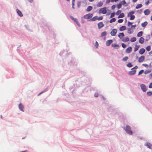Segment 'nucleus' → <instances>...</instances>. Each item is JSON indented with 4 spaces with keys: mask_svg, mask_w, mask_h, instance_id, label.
Masks as SVG:
<instances>
[{
    "mask_svg": "<svg viewBox=\"0 0 152 152\" xmlns=\"http://www.w3.org/2000/svg\"><path fill=\"white\" fill-rule=\"evenodd\" d=\"M135 13V12L134 11H132L130 12L127 15L128 17H130V20H134L135 18V16L134 15H133Z\"/></svg>",
    "mask_w": 152,
    "mask_h": 152,
    "instance_id": "obj_1",
    "label": "nucleus"
},
{
    "mask_svg": "<svg viewBox=\"0 0 152 152\" xmlns=\"http://www.w3.org/2000/svg\"><path fill=\"white\" fill-rule=\"evenodd\" d=\"M103 19V17L102 16H101L100 17H99L98 16H96L94 17L91 19L90 20V21H95L96 20H101Z\"/></svg>",
    "mask_w": 152,
    "mask_h": 152,
    "instance_id": "obj_2",
    "label": "nucleus"
},
{
    "mask_svg": "<svg viewBox=\"0 0 152 152\" xmlns=\"http://www.w3.org/2000/svg\"><path fill=\"white\" fill-rule=\"evenodd\" d=\"M125 131L128 134L132 135V132L131 130V128L129 126L127 125L126 126Z\"/></svg>",
    "mask_w": 152,
    "mask_h": 152,
    "instance_id": "obj_3",
    "label": "nucleus"
},
{
    "mask_svg": "<svg viewBox=\"0 0 152 152\" xmlns=\"http://www.w3.org/2000/svg\"><path fill=\"white\" fill-rule=\"evenodd\" d=\"M107 12V8L104 7L101 8L99 9V13H102L103 14H105Z\"/></svg>",
    "mask_w": 152,
    "mask_h": 152,
    "instance_id": "obj_4",
    "label": "nucleus"
},
{
    "mask_svg": "<svg viewBox=\"0 0 152 152\" xmlns=\"http://www.w3.org/2000/svg\"><path fill=\"white\" fill-rule=\"evenodd\" d=\"M93 15L92 14L89 13L84 16L83 18L85 19H90L92 18Z\"/></svg>",
    "mask_w": 152,
    "mask_h": 152,
    "instance_id": "obj_5",
    "label": "nucleus"
},
{
    "mask_svg": "<svg viewBox=\"0 0 152 152\" xmlns=\"http://www.w3.org/2000/svg\"><path fill=\"white\" fill-rule=\"evenodd\" d=\"M117 32V30L116 29H113L111 31L110 34L113 36H115Z\"/></svg>",
    "mask_w": 152,
    "mask_h": 152,
    "instance_id": "obj_6",
    "label": "nucleus"
},
{
    "mask_svg": "<svg viewBox=\"0 0 152 152\" xmlns=\"http://www.w3.org/2000/svg\"><path fill=\"white\" fill-rule=\"evenodd\" d=\"M70 18L75 22L78 26H80V23L77 18H74L72 16H71Z\"/></svg>",
    "mask_w": 152,
    "mask_h": 152,
    "instance_id": "obj_7",
    "label": "nucleus"
},
{
    "mask_svg": "<svg viewBox=\"0 0 152 152\" xmlns=\"http://www.w3.org/2000/svg\"><path fill=\"white\" fill-rule=\"evenodd\" d=\"M140 87L142 90L143 92H145L146 91L147 88L145 85L142 84L140 85Z\"/></svg>",
    "mask_w": 152,
    "mask_h": 152,
    "instance_id": "obj_8",
    "label": "nucleus"
},
{
    "mask_svg": "<svg viewBox=\"0 0 152 152\" xmlns=\"http://www.w3.org/2000/svg\"><path fill=\"white\" fill-rule=\"evenodd\" d=\"M145 59V56H141L138 59V62L140 63L142 62Z\"/></svg>",
    "mask_w": 152,
    "mask_h": 152,
    "instance_id": "obj_9",
    "label": "nucleus"
},
{
    "mask_svg": "<svg viewBox=\"0 0 152 152\" xmlns=\"http://www.w3.org/2000/svg\"><path fill=\"white\" fill-rule=\"evenodd\" d=\"M18 106L20 110L22 112H23L24 107L23 105L21 103H20L19 104Z\"/></svg>",
    "mask_w": 152,
    "mask_h": 152,
    "instance_id": "obj_10",
    "label": "nucleus"
},
{
    "mask_svg": "<svg viewBox=\"0 0 152 152\" xmlns=\"http://www.w3.org/2000/svg\"><path fill=\"white\" fill-rule=\"evenodd\" d=\"M98 28L100 29L104 26V25L102 22H100L97 24Z\"/></svg>",
    "mask_w": 152,
    "mask_h": 152,
    "instance_id": "obj_11",
    "label": "nucleus"
},
{
    "mask_svg": "<svg viewBox=\"0 0 152 152\" xmlns=\"http://www.w3.org/2000/svg\"><path fill=\"white\" fill-rule=\"evenodd\" d=\"M132 50V48L131 47H128L126 49V52L127 53H130Z\"/></svg>",
    "mask_w": 152,
    "mask_h": 152,
    "instance_id": "obj_12",
    "label": "nucleus"
},
{
    "mask_svg": "<svg viewBox=\"0 0 152 152\" xmlns=\"http://www.w3.org/2000/svg\"><path fill=\"white\" fill-rule=\"evenodd\" d=\"M150 11L149 9H146L144 11V13L145 15H148L150 13Z\"/></svg>",
    "mask_w": 152,
    "mask_h": 152,
    "instance_id": "obj_13",
    "label": "nucleus"
},
{
    "mask_svg": "<svg viewBox=\"0 0 152 152\" xmlns=\"http://www.w3.org/2000/svg\"><path fill=\"white\" fill-rule=\"evenodd\" d=\"M113 40L112 39H110L108 40H107L106 42V45L107 46H109L111 44Z\"/></svg>",
    "mask_w": 152,
    "mask_h": 152,
    "instance_id": "obj_14",
    "label": "nucleus"
},
{
    "mask_svg": "<svg viewBox=\"0 0 152 152\" xmlns=\"http://www.w3.org/2000/svg\"><path fill=\"white\" fill-rule=\"evenodd\" d=\"M145 52V50L143 48L140 49L139 51V53L141 55L143 54Z\"/></svg>",
    "mask_w": 152,
    "mask_h": 152,
    "instance_id": "obj_15",
    "label": "nucleus"
},
{
    "mask_svg": "<svg viewBox=\"0 0 152 152\" xmlns=\"http://www.w3.org/2000/svg\"><path fill=\"white\" fill-rule=\"evenodd\" d=\"M134 31V29L133 28H128L127 32L129 34H132Z\"/></svg>",
    "mask_w": 152,
    "mask_h": 152,
    "instance_id": "obj_16",
    "label": "nucleus"
},
{
    "mask_svg": "<svg viewBox=\"0 0 152 152\" xmlns=\"http://www.w3.org/2000/svg\"><path fill=\"white\" fill-rule=\"evenodd\" d=\"M126 26H122L120 28L119 30L120 31H122L126 30Z\"/></svg>",
    "mask_w": 152,
    "mask_h": 152,
    "instance_id": "obj_17",
    "label": "nucleus"
},
{
    "mask_svg": "<svg viewBox=\"0 0 152 152\" xmlns=\"http://www.w3.org/2000/svg\"><path fill=\"white\" fill-rule=\"evenodd\" d=\"M136 70L135 69H133L132 71H130L129 72V75H133L136 73Z\"/></svg>",
    "mask_w": 152,
    "mask_h": 152,
    "instance_id": "obj_18",
    "label": "nucleus"
},
{
    "mask_svg": "<svg viewBox=\"0 0 152 152\" xmlns=\"http://www.w3.org/2000/svg\"><path fill=\"white\" fill-rule=\"evenodd\" d=\"M111 46L112 47L116 48H119V45L116 43L112 44L111 45Z\"/></svg>",
    "mask_w": 152,
    "mask_h": 152,
    "instance_id": "obj_19",
    "label": "nucleus"
},
{
    "mask_svg": "<svg viewBox=\"0 0 152 152\" xmlns=\"http://www.w3.org/2000/svg\"><path fill=\"white\" fill-rule=\"evenodd\" d=\"M124 36V33H119L118 35V37L120 39H122Z\"/></svg>",
    "mask_w": 152,
    "mask_h": 152,
    "instance_id": "obj_20",
    "label": "nucleus"
},
{
    "mask_svg": "<svg viewBox=\"0 0 152 152\" xmlns=\"http://www.w3.org/2000/svg\"><path fill=\"white\" fill-rule=\"evenodd\" d=\"M139 47H140L139 45H135V47L134 48V51L135 52L136 51H137L138 50V49L139 48Z\"/></svg>",
    "mask_w": 152,
    "mask_h": 152,
    "instance_id": "obj_21",
    "label": "nucleus"
},
{
    "mask_svg": "<svg viewBox=\"0 0 152 152\" xmlns=\"http://www.w3.org/2000/svg\"><path fill=\"white\" fill-rule=\"evenodd\" d=\"M16 11L18 14L19 16L22 17L23 16V15L21 12L18 9L16 10Z\"/></svg>",
    "mask_w": 152,
    "mask_h": 152,
    "instance_id": "obj_22",
    "label": "nucleus"
},
{
    "mask_svg": "<svg viewBox=\"0 0 152 152\" xmlns=\"http://www.w3.org/2000/svg\"><path fill=\"white\" fill-rule=\"evenodd\" d=\"M144 41V39L142 37H141L139 40V42L141 44H142L143 43Z\"/></svg>",
    "mask_w": 152,
    "mask_h": 152,
    "instance_id": "obj_23",
    "label": "nucleus"
},
{
    "mask_svg": "<svg viewBox=\"0 0 152 152\" xmlns=\"http://www.w3.org/2000/svg\"><path fill=\"white\" fill-rule=\"evenodd\" d=\"M129 39L128 37L124 38L122 39V41L124 42H127L129 41Z\"/></svg>",
    "mask_w": 152,
    "mask_h": 152,
    "instance_id": "obj_24",
    "label": "nucleus"
},
{
    "mask_svg": "<svg viewBox=\"0 0 152 152\" xmlns=\"http://www.w3.org/2000/svg\"><path fill=\"white\" fill-rule=\"evenodd\" d=\"M107 34V32L106 31H104L102 32L100 35V37H103L105 36Z\"/></svg>",
    "mask_w": 152,
    "mask_h": 152,
    "instance_id": "obj_25",
    "label": "nucleus"
},
{
    "mask_svg": "<svg viewBox=\"0 0 152 152\" xmlns=\"http://www.w3.org/2000/svg\"><path fill=\"white\" fill-rule=\"evenodd\" d=\"M93 9V7L91 6H89L87 8L86 10L87 12H89L91 10Z\"/></svg>",
    "mask_w": 152,
    "mask_h": 152,
    "instance_id": "obj_26",
    "label": "nucleus"
},
{
    "mask_svg": "<svg viewBox=\"0 0 152 152\" xmlns=\"http://www.w3.org/2000/svg\"><path fill=\"white\" fill-rule=\"evenodd\" d=\"M147 24L148 22L147 21H145L141 23V26L143 27H145Z\"/></svg>",
    "mask_w": 152,
    "mask_h": 152,
    "instance_id": "obj_27",
    "label": "nucleus"
},
{
    "mask_svg": "<svg viewBox=\"0 0 152 152\" xmlns=\"http://www.w3.org/2000/svg\"><path fill=\"white\" fill-rule=\"evenodd\" d=\"M148 148H151V147L152 146V145L149 143V142H147L146 143L145 145Z\"/></svg>",
    "mask_w": 152,
    "mask_h": 152,
    "instance_id": "obj_28",
    "label": "nucleus"
},
{
    "mask_svg": "<svg viewBox=\"0 0 152 152\" xmlns=\"http://www.w3.org/2000/svg\"><path fill=\"white\" fill-rule=\"evenodd\" d=\"M142 5L141 4H138L137 5L136 8V9H138L139 8H140L141 7H142Z\"/></svg>",
    "mask_w": 152,
    "mask_h": 152,
    "instance_id": "obj_29",
    "label": "nucleus"
},
{
    "mask_svg": "<svg viewBox=\"0 0 152 152\" xmlns=\"http://www.w3.org/2000/svg\"><path fill=\"white\" fill-rule=\"evenodd\" d=\"M124 17V13H121L118 16V18H123Z\"/></svg>",
    "mask_w": 152,
    "mask_h": 152,
    "instance_id": "obj_30",
    "label": "nucleus"
},
{
    "mask_svg": "<svg viewBox=\"0 0 152 152\" xmlns=\"http://www.w3.org/2000/svg\"><path fill=\"white\" fill-rule=\"evenodd\" d=\"M143 32L142 31H140L137 34V36L138 37H141L142 34Z\"/></svg>",
    "mask_w": 152,
    "mask_h": 152,
    "instance_id": "obj_31",
    "label": "nucleus"
},
{
    "mask_svg": "<svg viewBox=\"0 0 152 152\" xmlns=\"http://www.w3.org/2000/svg\"><path fill=\"white\" fill-rule=\"evenodd\" d=\"M136 38L135 37H132V38H131L130 39V41L131 42H132L135 41H136Z\"/></svg>",
    "mask_w": 152,
    "mask_h": 152,
    "instance_id": "obj_32",
    "label": "nucleus"
},
{
    "mask_svg": "<svg viewBox=\"0 0 152 152\" xmlns=\"http://www.w3.org/2000/svg\"><path fill=\"white\" fill-rule=\"evenodd\" d=\"M115 20L116 19L115 18H113L110 20V23H111L113 22H115Z\"/></svg>",
    "mask_w": 152,
    "mask_h": 152,
    "instance_id": "obj_33",
    "label": "nucleus"
},
{
    "mask_svg": "<svg viewBox=\"0 0 152 152\" xmlns=\"http://www.w3.org/2000/svg\"><path fill=\"white\" fill-rule=\"evenodd\" d=\"M103 5V3L102 2H100L99 3L97 4V6L99 7H100L102 6Z\"/></svg>",
    "mask_w": 152,
    "mask_h": 152,
    "instance_id": "obj_34",
    "label": "nucleus"
},
{
    "mask_svg": "<svg viewBox=\"0 0 152 152\" xmlns=\"http://www.w3.org/2000/svg\"><path fill=\"white\" fill-rule=\"evenodd\" d=\"M122 5L121 3H119V4H117V7L118 9L121 8V7Z\"/></svg>",
    "mask_w": 152,
    "mask_h": 152,
    "instance_id": "obj_35",
    "label": "nucleus"
},
{
    "mask_svg": "<svg viewBox=\"0 0 152 152\" xmlns=\"http://www.w3.org/2000/svg\"><path fill=\"white\" fill-rule=\"evenodd\" d=\"M121 10H118L115 13V14L116 15H118L120 14L121 13Z\"/></svg>",
    "mask_w": 152,
    "mask_h": 152,
    "instance_id": "obj_36",
    "label": "nucleus"
},
{
    "mask_svg": "<svg viewBox=\"0 0 152 152\" xmlns=\"http://www.w3.org/2000/svg\"><path fill=\"white\" fill-rule=\"evenodd\" d=\"M75 0H72V8L73 9H74V5H75Z\"/></svg>",
    "mask_w": 152,
    "mask_h": 152,
    "instance_id": "obj_37",
    "label": "nucleus"
},
{
    "mask_svg": "<svg viewBox=\"0 0 152 152\" xmlns=\"http://www.w3.org/2000/svg\"><path fill=\"white\" fill-rule=\"evenodd\" d=\"M146 50L148 51H149L151 50V46H148L146 47Z\"/></svg>",
    "mask_w": 152,
    "mask_h": 152,
    "instance_id": "obj_38",
    "label": "nucleus"
},
{
    "mask_svg": "<svg viewBox=\"0 0 152 152\" xmlns=\"http://www.w3.org/2000/svg\"><path fill=\"white\" fill-rule=\"evenodd\" d=\"M147 94L149 96H151L152 95V91H148L147 92Z\"/></svg>",
    "mask_w": 152,
    "mask_h": 152,
    "instance_id": "obj_39",
    "label": "nucleus"
},
{
    "mask_svg": "<svg viewBox=\"0 0 152 152\" xmlns=\"http://www.w3.org/2000/svg\"><path fill=\"white\" fill-rule=\"evenodd\" d=\"M126 66L129 67H131L133 66L130 63H129L127 64L126 65Z\"/></svg>",
    "mask_w": 152,
    "mask_h": 152,
    "instance_id": "obj_40",
    "label": "nucleus"
},
{
    "mask_svg": "<svg viewBox=\"0 0 152 152\" xmlns=\"http://www.w3.org/2000/svg\"><path fill=\"white\" fill-rule=\"evenodd\" d=\"M128 58L127 57L125 56L124 58H123L122 60L123 61H125L128 60Z\"/></svg>",
    "mask_w": 152,
    "mask_h": 152,
    "instance_id": "obj_41",
    "label": "nucleus"
},
{
    "mask_svg": "<svg viewBox=\"0 0 152 152\" xmlns=\"http://www.w3.org/2000/svg\"><path fill=\"white\" fill-rule=\"evenodd\" d=\"M121 2V4L123 5H124L126 4V2L125 0L122 1Z\"/></svg>",
    "mask_w": 152,
    "mask_h": 152,
    "instance_id": "obj_42",
    "label": "nucleus"
},
{
    "mask_svg": "<svg viewBox=\"0 0 152 152\" xmlns=\"http://www.w3.org/2000/svg\"><path fill=\"white\" fill-rule=\"evenodd\" d=\"M123 19H119L118 21V22L119 23H122L123 22Z\"/></svg>",
    "mask_w": 152,
    "mask_h": 152,
    "instance_id": "obj_43",
    "label": "nucleus"
},
{
    "mask_svg": "<svg viewBox=\"0 0 152 152\" xmlns=\"http://www.w3.org/2000/svg\"><path fill=\"white\" fill-rule=\"evenodd\" d=\"M143 72H144V70H141L139 72L138 75H140L142 74Z\"/></svg>",
    "mask_w": 152,
    "mask_h": 152,
    "instance_id": "obj_44",
    "label": "nucleus"
},
{
    "mask_svg": "<svg viewBox=\"0 0 152 152\" xmlns=\"http://www.w3.org/2000/svg\"><path fill=\"white\" fill-rule=\"evenodd\" d=\"M121 45L122 47L124 48H126V45L123 43H122Z\"/></svg>",
    "mask_w": 152,
    "mask_h": 152,
    "instance_id": "obj_45",
    "label": "nucleus"
},
{
    "mask_svg": "<svg viewBox=\"0 0 152 152\" xmlns=\"http://www.w3.org/2000/svg\"><path fill=\"white\" fill-rule=\"evenodd\" d=\"M115 13H112L111 14L110 18H112L114 17L115 15Z\"/></svg>",
    "mask_w": 152,
    "mask_h": 152,
    "instance_id": "obj_46",
    "label": "nucleus"
},
{
    "mask_svg": "<svg viewBox=\"0 0 152 152\" xmlns=\"http://www.w3.org/2000/svg\"><path fill=\"white\" fill-rule=\"evenodd\" d=\"M94 96L96 97H97L98 96V93H95L94 94Z\"/></svg>",
    "mask_w": 152,
    "mask_h": 152,
    "instance_id": "obj_47",
    "label": "nucleus"
},
{
    "mask_svg": "<svg viewBox=\"0 0 152 152\" xmlns=\"http://www.w3.org/2000/svg\"><path fill=\"white\" fill-rule=\"evenodd\" d=\"M116 7V6L115 5H113L111 7V9L113 10H114Z\"/></svg>",
    "mask_w": 152,
    "mask_h": 152,
    "instance_id": "obj_48",
    "label": "nucleus"
},
{
    "mask_svg": "<svg viewBox=\"0 0 152 152\" xmlns=\"http://www.w3.org/2000/svg\"><path fill=\"white\" fill-rule=\"evenodd\" d=\"M81 2L80 1L78 2L77 4V6L78 7H80V6Z\"/></svg>",
    "mask_w": 152,
    "mask_h": 152,
    "instance_id": "obj_49",
    "label": "nucleus"
},
{
    "mask_svg": "<svg viewBox=\"0 0 152 152\" xmlns=\"http://www.w3.org/2000/svg\"><path fill=\"white\" fill-rule=\"evenodd\" d=\"M132 23H131V22H129L128 23H127V25L128 26H130V25H131L132 24Z\"/></svg>",
    "mask_w": 152,
    "mask_h": 152,
    "instance_id": "obj_50",
    "label": "nucleus"
},
{
    "mask_svg": "<svg viewBox=\"0 0 152 152\" xmlns=\"http://www.w3.org/2000/svg\"><path fill=\"white\" fill-rule=\"evenodd\" d=\"M142 65L146 67H147L148 66V65L146 64H143Z\"/></svg>",
    "mask_w": 152,
    "mask_h": 152,
    "instance_id": "obj_51",
    "label": "nucleus"
},
{
    "mask_svg": "<svg viewBox=\"0 0 152 152\" xmlns=\"http://www.w3.org/2000/svg\"><path fill=\"white\" fill-rule=\"evenodd\" d=\"M119 0H110V2H117Z\"/></svg>",
    "mask_w": 152,
    "mask_h": 152,
    "instance_id": "obj_52",
    "label": "nucleus"
},
{
    "mask_svg": "<svg viewBox=\"0 0 152 152\" xmlns=\"http://www.w3.org/2000/svg\"><path fill=\"white\" fill-rule=\"evenodd\" d=\"M148 87H149V88H152V83H151L150 84Z\"/></svg>",
    "mask_w": 152,
    "mask_h": 152,
    "instance_id": "obj_53",
    "label": "nucleus"
},
{
    "mask_svg": "<svg viewBox=\"0 0 152 152\" xmlns=\"http://www.w3.org/2000/svg\"><path fill=\"white\" fill-rule=\"evenodd\" d=\"M95 44H96L95 45L96 46V48H97V47H98V43L97 41L96 42Z\"/></svg>",
    "mask_w": 152,
    "mask_h": 152,
    "instance_id": "obj_54",
    "label": "nucleus"
},
{
    "mask_svg": "<svg viewBox=\"0 0 152 152\" xmlns=\"http://www.w3.org/2000/svg\"><path fill=\"white\" fill-rule=\"evenodd\" d=\"M149 0H148L147 2H145V4L146 5H148L149 3Z\"/></svg>",
    "mask_w": 152,
    "mask_h": 152,
    "instance_id": "obj_55",
    "label": "nucleus"
},
{
    "mask_svg": "<svg viewBox=\"0 0 152 152\" xmlns=\"http://www.w3.org/2000/svg\"><path fill=\"white\" fill-rule=\"evenodd\" d=\"M137 68H138L137 66H136L134 67V68H132V69H134V68H135V69H137Z\"/></svg>",
    "mask_w": 152,
    "mask_h": 152,
    "instance_id": "obj_56",
    "label": "nucleus"
},
{
    "mask_svg": "<svg viewBox=\"0 0 152 152\" xmlns=\"http://www.w3.org/2000/svg\"><path fill=\"white\" fill-rule=\"evenodd\" d=\"M133 26H134V27H133V29L134 30V29H135V28L136 27V25L135 24V25H133Z\"/></svg>",
    "mask_w": 152,
    "mask_h": 152,
    "instance_id": "obj_57",
    "label": "nucleus"
},
{
    "mask_svg": "<svg viewBox=\"0 0 152 152\" xmlns=\"http://www.w3.org/2000/svg\"><path fill=\"white\" fill-rule=\"evenodd\" d=\"M28 1L30 3H31L33 2V0H28Z\"/></svg>",
    "mask_w": 152,
    "mask_h": 152,
    "instance_id": "obj_58",
    "label": "nucleus"
},
{
    "mask_svg": "<svg viewBox=\"0 0 152 152\" xmlns=\"http://www.w3.org/2000/svg\"><path fill=\"white\" fill-rule=\"evenodd\" d=\"M137 0H132V2H135L137 1Z\"/></svg>",
    "mask_w": 152,
    "mask_h": 152,
    "instance_id": "obj_59",
    "label": "nucleus"
},
{
    "mask_svg": "<svg viewBox=\"0 0 152 152\" xmlns=\"http://www.w3.org/2000/svg\"><path fill=\"white\" fill-rule=\"evenodd\" d=\"M43 92H40V93H39L38 95V96H39L40 95H41L42 93H43Z\"/></svg>",
    "mask_w": 152,
    "mask_h": 152,
    "instance_id": "obj_60",
    "label": "nucleus"
},
{
    "mask_svg": "<svg viewBox=\"0 0 152 152\" xmlns=\"http://www.w3.org/2000/svg\"><path fill=\"white\" fill-rule=\"evenodd\" d=\"M134 27L133 25H131V27L130 28H133Z\"/></svg>",
    "mask_w": 152,
    "mask_h": 152,
    "instance_id": "obj_61",
    "label": "nucleus"
},
{
    "mask_svg": "<svg viewBox=\"0 0 152 152\" xmlns=\"http://www.w3.org/2000/svg\"><path fill=\"white\" fill-rule=\"evenodd\" d=\"M94 0H89V1L90 2H92L94 1Z\"/></svg>",
    "mask_w": 152,
    "mask_h": 152,
    "instance_id": "obj_62",
    "label": "nucleus"
},
{
    "mask_svg": "<svg viewBox=\"0 0 152 152\" xmlns=\"http://www.w3.org/2000/svg\"><path fill=\"white\" fill-rule=\"evenodd\" d=\"M151 20L152 21V15L151 17Z\"/></svg>",
    "mask_w": 152,
    "mask_h": 152,
    "instance_id": "obj_63",
    "label": "nucleus"
},
{
    "mask_svg": "<svg viewBox=\"0 0 152 152\" xmlns=\"http://www.w3.org/2000/svg\"><path fill=\"white\" fill-rule=\"evenodd\" d=\"M150 75L152 77V73L150 74Z\"/></svg>",
    "mask_w": 152,
    "mask_h": 152,
    "instance_id": "obj_64",
    "label": "nucleus"
}]
</instances>
